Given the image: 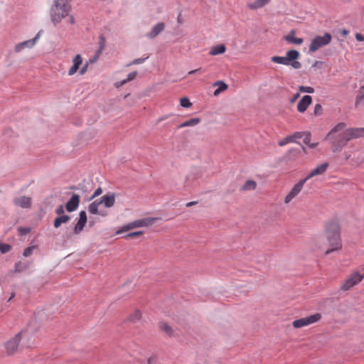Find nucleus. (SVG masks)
<instances>
[{
	"mask_svg": "<svg viewBox=\"0 0 364 364\" xmlns=\"http://www.w3.org/2000/svg\"><path fill=\"white\" fill-rule=\"evenodd\" d=\"M364 136V127L346 128V124L341 122L336 124L327 134L333 152H338L345 147L351 139Z\"/></svg>",
	"mask_w": 364,
	"mask_h": 364,
	"instance_id": "f257e3e1",
	"label": "nucleus"
},
{
	"mask_svg": "<svg viewBox=\"0 0 364 364\" xmlns=\"http://www.w3.org/2000/svg\"><path fill=\"white\" fill-rule=\"evenodd\" d=\"M324 233L328 247L325 252L326 255L342 248L341 228L337 220H333L328 222L325 225Z\"/></svg>",
	"mask_w": 364,
	"mask_h": 364,
	"instance_id": "f03ea898",
	"label": "nucleus"
},
{
	"mask_svg": "<svg viewBox=\"0 0 364 364\" xmlns=\"http://www.w3.org/2000/svg\"><path fill=\"white\" fill-rule=\"evenodd\" d=\"M71 6L69 0H53L50 15L52 22L55 26L60 23L63 19L68 17V22L70 24L75 23V18L70 15Z\"/></svg>",
	"mask_w": 364,
	"mask_h": 364,
	"instance_id": "7ed1b4c3",
	"label": "nucleus"
},
{
	"mask_svg": "<svg viewBox=\"0 0 364 364\" xmlns=\"http://www.w3.org/2000/svg\"><path fill=\"white\" fill-rule=\"evenodd\" d=\"M115 203V196L114 193H109L103 196L100 200H96L89 205L88 210L91 214L106 215V214L99 212L98 208L101 204H104L106 208H112Z\"/></svg>",
	"mask_w": 364,
	"mask_h": 364,
	"instance_id": "20e7f679",
	"label": "nucleus"
},
{
	"mask_svg": "<svg viewBox=\"0 0 364 364\" xmlns=\"http://www.w3.org/2000/svg\"><path fill=\"white\" fill-rule=\"evenodd\" d=\"M158 219V218H145L134 220L132 223L123 225L119 230L117 231L116 234L119 235L124 232H127L134 228L150 226L153 225L156 221H157Z\"/></svg>",
	"mask_w": 364,
	"mask_h": 364,
	"instance_id": "39448f33",
	"label": "nucleus"
},
{
	"mask_svg": "<svg viewBox=\"0 0 364 364\" xmlns=\"http://www.w3.org/2000/svg\"><path fill=\"white\" fill-rule=\"evenodd\" d=\"M332 40V36L329 33H325L323 36H316L311 41L309 50L314 53L320 48L328 46Z\"/></svg>",
	"mask_w": 364,
	"mask_h": 364,
	"instance_id": "423d86ee",
	"label": "nucleus"
},
{
	"mask_svg": "<svg viewBox=\"0 0 364 364\" xmlns=\"http://www.w3.org/2000/svg\"><path fill=\"white\" fill-rule=\"evenodd\" d=\"M364 278V274L358 271L354 272L346 278L341 286L342 291H348L354 286L359 284Z\"/></svg>",
	"mask_w": 364,
	"mask_h": 364,
	"instance_id": "0eeeda50",
	"label": "nucleus"
},
{
	"mask_svg": "<svg viewBox=\"0 0 364 364\" xmlns=\"http://www.w3.org/2000/svg\"><path fill=\"white\" fill-rule=\"evenodd\" d=\"M321 319V314L319 313L296 319L292 322V326L296 328H300L319 321Z\"/></svg>",
	"mask_w": 364,
	"mask_h": 364,
	"instance_id": "6e6552de",
	"label": "nucleus"
},
{
	"mask_svg": "<svg viewBox=\"0 0 364 364\" xmlns=\"http://www.w3.org/2000/svg\"><path fill=\"white\" fill-rule=\"evenodd\" d=\"M25 333L26 332L22 331L5 343V348L8 354H13L16 352L21 338L23 337Z\"/></svg>",
	"mask_w": 364,
	"mask_h": 364,
	"instance_id": "1a4fd4ad",
	"label": "nucleus"
},
{
	"mask_svg": "<svg viewBox=\"0 0 364 364\" xmlns=\"http://www.w3.org/2000/svg\"><path fill=\"white\" fill-rule=\"evenodd\" d=\"M306 180L302 179L296 183L284 198V203L289 204L301 191Z\"/></svg>",
	"mask_w": 364,
	"mask_h": 364,
	"instance_id": "9d476101",
	"label": "nucleus"
},
{
	"mask_svg": "<svg viewBox=\"0 0 364 364\" xmlns=\"http://www.w3.org/2000/svg\"><path fill=\"white\" fill-rule=\"evenodd\" d=\"M300 54L296 50H290L286 53V58L288 62V65H291L295 69H299L301 67L300 62L296 61L299 58Z\"/></svg>",
	"mask_w": 364,
	"mask_h": 364,
	"instance_id": "9b49d317",
	"label": "nucleus"
},
{
	"mask_svg": "<svg viewBox=\"0 0 364 364\" xmlns=\"http://www.w3.org/2000/svg\"><path fill=\"white\" fill-rule=\"evenodd\" d=\"M14 204L22 208H30L32 204V198L25 196L16 197L14 199Z\"/></svg>",
	"mask_w": 364,
	"mask_h": 364,
	"instance_id": "f8f14e48",
	"label": "nucleus"
},
{
	"mask_svg": "<svg viewBox=\"0 0 364 364\" xmlns=\"http://www.w3.org/2000/svg\"><path fill=\"white\" fill-rule=\"evenodd\" d=\"M328 163L325 162L323 163L318 166H316L315 168L311 171V172L309 173V175L304 178L306 181L311 178L312 177H314L316 176H319L323 174L327 168H328Z\"/></svg>",
	"mask_w": 364,
	"mask_h": 364,
	"instance_id": "ddd939ff",
	"label": "nucleus"
},
{
	"mask_svg": "<svg viewBox=\"0 0 364 364\" xmlns=\"http://www.w3.org/2000/svg\"><path fill=\"white\" fill-rule=\"evenodd\" d=\"M87 223V214L85 211H80L79 214V220L74 228V233L79 234L84 228Z\"/></svg>",
	"mask_w": 364,
	"mask_h": 364,
	"instance_id": "4468645a",
	"label": "nucleus"
},
{
	"mask_svg": "<svg viewBox=\"0 0 364 364\" xmlns=\"http://www.w3.org/2000/svg\"><path fill=\"white\" fill-rule=\"evenodd\" d=\"M82 64V58L80 54H77L73 59V65L68 70V75L70 76L75 74L80 70V65Z\"/></svg>",
	"mask_w": 364,
	"mask_h": 364,
	"instance_id": "2eb2a0df",
	"label": "nucleus"
},
{
	"mask_svg": "<svg viewBox=\"0 0 364 364\" xmlns=\"http://www.w3.org/2000/svg\"><path fill=\"white\" fill-rule=\"evenodd\" d=\"M80 203V196L77 194H74L71 198L67 202L65 205L66 210L68 212H73L75 210Z\"/></svg>",
	"mask_w": 364,
	"mask_h": 364,
	"instance_id": "dca6fc26",
	"label": "nucleus"
},
{
	"mask_svg": "<svg viewBox=\"0 0 364 364\" xmlns=\"http://www.w3.org/2000/svg\"><path fill=\"white\" fill-rule=\"evenodd\" d=\"M312 98L310 95H304L297 105V110L299 112H304L311 105Z\"/></svg>",
	"mask_w": 364,
	"mask_h": 364,
	"instance_id": "f3484780",
	"label": "nucleus"
},
{
	"mask_svg": "<svg viewBox=\"0 0 364 364\" xmlns=\"http://www.w3.org/2000/svg\"><path fill=\"white\" fill-rule=\"evenodd\" d=\"M165 28V24L162 22L157 23L151 29V31L146 33V36L150 38H154Z\"/></svg>",
	"mask_w": 364,
	"mask_h": 364,
	"instance_id": "a211bd4d",
	"label": "nucleus"
},
{
	"mask_svg": "<svg viewBox=\"0 0 364 364\" xmlns=\"http://www.w3.org/2000/svg\"><path fill=\"white\" fill-rule=\"evenodd\" d=\"M271 0H254L253 1L247 4V7L251 10H257L264 7Z\"/></svg>",
	"mask_w": 364,
	"mask_h": 364,
	"instance_id": "6ab92c4d",
	"label": "nucleus"
},
{
	"mask_svg": "<svg viewBox=\"0 0 364 364\" xmlns=\"http://www.w3.org/2000/svg\"><path fill=\"white\" fill-rule=\"evenodd\" d=\"M284 39L290 43H294V44H296V45H301L304 42V39L301 38H296L295 36V31H291L289 35L287 36H284Z\"/></svg>",
	"mask_w": 364,
	"mask_h": 364,
	"instance_id": "aec40b11",
	"label": "nucleus"
},
{
	"mask_svg": "<svg viewBox=\"0 0 364 364\" xmlns=\"http://www.w3.org/2000/svg\"><path fill=\"white\" fill-rule=\"evenodd\" d=\"M226 51V47L224 44H219L211 47L209 55L214 56L224 53Z\"/></svg>",
	"mask_w": 364,
	"mask_h": 364,
	"instance_id": "412c9836",
	"label": "nucleus"
},
{
	"mask_svg": "<svg viewBox=\"0 0 364 364\" xmlns=\"http://www.w3.org/2000/svg\"><path fill=\"white\" fill-rule=\"evenodd\" d=\"M364 106V87H360L355 100V107H360Z\"/></svg>",
	"mask_w": 364,
	"mask_h": 364,
	"instance_id": "4be33fe9",
	"label": "nucleus"
},
{
	"mask_svg": "<svg viewBox=\"0 0 364 364\" xmlns=\"http://www.w3.org/2000/svg\"><path fill=\"white\" fill-rule=\"evenodd\" d=\"M70 219V216L67 215H60L55 219L53 225L55 228H58L63 223H68Z\"/></svg>",
	"mask_w": 364,
	"mask_h": 364,
	"instance_id": "5701e85b",
	"label": "nucleus"
},
{
	"mask_svg": "<svg viewBox=\"0 0 364 364\" xmlns=\"http://www.w3.org/2000/svg\"><path fill=\"white\" fill-rule=\"evenodd\" d=\"M41 33H42V31H40L33 38L22 42L24 46V48H31L35 46V44L36 43V42L38 41V40L39 39V38L41 35Z\"/></svg>",
	"mask_w": 364,
	"mask_h": 364,
	"instance_id": "b1692460",
	"label": "nucleus"
},
{
	"mask_svg": "<svg viewBox=\"0 0 364 364\" xmlns=\"http://www.w3.org/2000/svg\"><path fill=\"white\" fill-rule=\"evenodd\" d=\"M141 316L142 314L141 311H139V309H136L132 314H129L127 319L132 323H136L141 318Z\"/></svg>",
	"mask_w": 364,
	"mask_h": 364,
	"instance_id": "393cba45",
	"label": "nucleus"
},
{
	"mask_svg": "<svg viewBox=\"0 0 364 364\" xmlns=\"http://www.w3.org/2000/svg\"><path fill=\"white\" fill-rule=\"evenodd\" d=\"M159 326L161 331L165 333L167 336H171L173 335V329L167 323L161 321Z\"/></svg>",
	"mask_w": 364,
	"mask_h": 364,
	"instance_id": "a878e982",
	"label": "nucleus"
},
{
	"mask_svg": "<svg viewBox=\"0 0 364 364\" xmlns=\"http://www.w3.org/2000/svg\"><path fill=\"white\" fill-rule=\"evenodd\" d=\"M200 118H193V119L187 120V121L184 122L183 123L181 124L178 128L181 129V128L186 127H194V126L200 123Z\"/></svg>",
	"mask_w": 364,
	"mask_h": 364,
	"instance_id": "bb28decb",
	"label": "nucleus"
},
{
	"mask_svg": "<svg viewBox=\"0 0 364 364\" xmlns=\"http://www.w3.org/2000/svg\"><path fill=\"white\" fill-rule=\"evenodd\" d=\"M214 86H217L218 88L214 91V95L218 96L220 92L228 89V85L223 81L216 82Z\"/></svg>",
	"mask_w": 364,
	"mask_h": 364,
	"instance_id": "cd10ccee",
	"label": "nucleus"
},
{
	"mask_svg": "<svg viewBox=\"0 0 364 364\" xmlns=\"http://www.w3.org/2000/svg\"><path fill=\"white\" fill-rule=\"evenodd\" d=\"M257 187V183L255 181L248 180L247 181L241 188L242 191H252Z\"/></svg>",
	"mask_w": 364,
	"mask_h": 364,
	"instance_id": "c85d7f7f",
	"label": "nucleus"
},
{
	"mask_svg": "<svg viewBox=\"0 0 364 364\" xmlns=\"http://www.w3.org/2000/svg\"><path fill=\"white\" fill-rule=\"evenodd\" d=\"M272 62L274 63L282 64L284 65H288V62L286 58V56L281 57V56H273L271 58Z\"/></svg>",
	"mask_w": 364,
	"mask_h": 364,
	"instance_id": "c756f323",
	"label": "nucleus"
},
{
	"mask_svg": "<svg viewBox=\"0 0 364 364\" xmlns=\"http://www.w3.org/2000/svg\"><path fill=\"white\" fill-rule=\"evenodd\" d=\"M293 142H294V139H292L291 135H289V136H287L286 137H284V139H282V140L279 141L278 145L279 146H284L287 144L293 143Z\"/></svg>",
	"mask_w": 364,
	"mask_h": 364,
	"instance_id": "7c9ffc66",
	"label": "nucleus"
},
{
	"mask_svg": "<svg viewBox=\"0 0 364 364\" xmlns=\"http://www.w3.org/2000/svg\"><path fill=\"white\" fill-rule=\"evenodd\" d=\"M180 105L184 108H189L192 106V103L188 97H182L180 100Z\"/></svg>",
	"mask_w": 364,
	"mask_h": 364,
	"instance_id": "2f4dec72",
	"label": "nucleus"
},
{
	"mask_svg": "<svg viewBox=\"0 0 364 364\" xmlns=\"http://www.w3.org/2000/svg\"><path fill=\"white\" fill-rule=\"evenodd\" d=\"M363 161H364V160H363V156H359L355 159L352 160L351 164L353 166H358L361 165L363 163Z\"/></svg>",
	"mask_w": 364,
	"mask_h": 364,
	"instance_id": "473e14b6",
	"label": "nucleus"
},
{
	"mask_svg": "<svg viewBox=\"0 0 364 364\" xmlns=\"http://www.w3.org/2000/svg\"><path fill=\"white\" fill-rule=\"evenodd\" d=\"M299 90L301 92L313 93L314 89L312 87L300 86Z\"/></svg>",
	"mask_w": 364,
	"mask_h": 364,
	"instance_id": "72a5a7b5",
	"label": "nucleus"
},
{
	"mask_svg": "<svg viewBox=\"0 0 364 364\" xmlns=\"http://www.w3.org/2000/svg\"><path fill=\"white\" fill-rule=\"evenodd\" d=\"M143 233L144 232L142 231L133 232H130V233L127 234L125 237L127 239H130V238H133L135 237L141 236V235H143Z\"/></svg>",
	"mask_w": 364,
	"mask_h": 364,
	"instance_id": "f704fd0d",
	"label": "nucleus"
},
{
	"mask_svg": "<svg viewBox=\"0 0 364 364\" xmlns=\"http://www.w3.org/2000/svg\"><path fill=\"white\" fill-rule=\"evenodd\" d=\"M10 250H11V246L9 245L0 243V251L2 253H6V252H9Z\"/></svg>",
	"mask_w": 364,
	"mask_h": 364,
	"instance_id": "c9c22d12",
	"label": "nucleus"
},
{
	"mask_svg": "<svg viewBox=\"0 0 364 364\" xmlns=\"http://www.w3.org/2000/svg\"><path fill=\"white\" fill-rule=\"evenodd\" d=\"M34 248H35L34 246H31V247L26 248L25 250L23 251V255L24 257L30 256L32 254Z\"/></svg>",
	"mask_w": 364,
	"mask_h": 364,
	"instance_id": "e433bc0d",
	"label": "nucleus"
},
{
	"mask_svg": "<svg viewBox=\"0 0 364 364\" xmlns=\"http://www.w3.org/2000/svg\"><path fill=\"white\" fill-rule=\"evenodd\" d=\"M26 269V266L22 264L21 262L16 263L15 265V271L20 272Z\"/></svg>",
	"mask_w": 364,
	"mask_h": 364,
	"instance_id": "4c0bfd02",
	"label": "nucleus"
},
{
	"mask_svg": "<svg viewBox=\"0 0 364 364\" xmlns=\"http://www.w3.org/2000/svg\"><path fill=\"white\" fill-rule=\"evenodd\" d=\"M314 114L318 116L322 112V107L320 104H316L314 107Z\"/></svg>",
	"mask_w": 364,
	"mask_h": 364,
	"instance_id": "58836bf2",
	"label": "nucleus"
},
{
	"mask_svg": "<svg viewBox=\"0 0 364 364\" xmlns=\"http://www.w3.org/2000/svg\"><path fill=\"white\" fill-rule=\"evenodd\" d=\"M102 193V188H101V187H99V188H97L95 191V192H94V193L92 194V196H91V198H90V199L92 200V199H93V198H96V197L99 196H100V195H101Z\"/></svg>",
	"mask_w": 364,
	"mask_h": 364,
	"instance_id": "ea45409f",
	"label": "nucleus"
},
{
	"mask_svg": "<svg viewBox=\"0 0 364 364\" xmlns=\"http://www.w3.org/2000/svg\"><path fill=\"white\" fill-rule=\"evenodd\" d=\"M303 134L304 133L298 132L291 134V136L295 142L296 139H301L303 136Z\"/></svg>",
	"mask_w": 364,
	"mask_h": 364,
	"instance_id": "a19ab883",
	"label": "nucleus"
},
{
	"mask_svg": "<svg viewBox=\"0 0 364 364\" xmlns=\"http://www.w3.org/2000/svg\"><path fill=\"white\" fill-rule=\"evenodd\" d=\"M25 48H24V46L23 44V43H19L18 44L16 45L15 48H14V50L16 53H19L21 52L22 50H23Z\"/></svg>",
	"mask_w": 364,
	"mask_h": 364,
	"instance_id": "79ce46f5",
	"label": "nucleus"
},
{
	"mask_svg": "<svg viewBox=\"0 0 364 364\" xmlns=\"http://www.w3.org/2000/svg\"><path fill=\"white\" fill-rule=\"evenodd\" d=\"M88 66H89V63L87 62L80 69V75H84L86 73V72L87 71V69H88Z\"/></svg>",
	"mask_w": 364,
	"mask_h": 364,
	"instance_id": "37998d69",
	"label": "nucleus"
},
{
	"mask_svg": "<svg viewBox=\"0 0 364 364\" xmlns=\"http://www.w3.org/2000/svg\"><path fill=\"white\" fill-rule=\"evenodd\" d=\"M136 75H137V73L136 71L132 72L128 75L127 78L125 80H127V82L129 81H132L136 77Z\"/></svg>",
	"mask_w": 364,
	"mask_h": 364,
	"instance_id": "c03bdc74",
	"label": "nucleus"
},
{
	"mask_svg": "<svg viewBox=\"0 0 364 364\" xmlns=\"http://www.w3.org/2000/svg\"><path fill=\"white\" fill-rule=\"evenodd\" d=\"M55 213L60 216L63 215L64 213V207L62 205L58 206L55 210Z\"/></svg>",
	"mask_w": 364,
	"mask_h": 364,
	"instance_id": "a18cd8bd",
	"label": "nucleus"
},
{
	"mask_svg": "<svg viewBox=\"0 0 364 364\" xmlns=\"http://www.w3.org/2000/svg\"><path fill=\"white\" fill-rule=\"evenodd\" d=\"M126 83H127V80H126L125 79L122 80V81H119V82H116L114 83V86L117 87V88H119L122 86H123L124 85H125Z\"/></svg>",
	"mask_w": 364,
	"mask_h": 364,
	"instance_id": "49530a36",
	"label": "nucleus"
},
{
	"mask_svg": "<svg viewBox=\"0 0 364 364\" xmlns=\"http://www.w3.org/2000/svg\"><path fill=\"white\" fill-rule=\"evenodd\" d=\"M355 38L358 41H364V36L360 33H356L355 34Z\"/></svg>",
	"mask_w": 364,
	"mask_h": 364,
	"instance_id": "de8ad7c7",
	"label": "nucleus"
},
{
	"mask_svg": "<svg viewBox=\"0 0 364 364\" xmlns=\"http://www.w3.org/2000/svg\"><path fill=\"white\" fill-rule=\"evenodd\" d=\"M310 141H311L310 134L308 133L306 134V136L304 139V143L309 146L310 144Z\"/></svg>",
	"mask_w": 364,
	"mask_h": 364,
	"instance_id": "09e8293b",
	"label": "nucleus"
},
{
	"mask_svg": "<svg viewBox=\"0 0 364 364\" xmlns=\"http://www.w3.org/2000/svg\"><path fill=\"white\" fill-rule=\"evenodd\" d=\"M144 61V58H137L133 60V62L130 65H136L142 63Z\"/></svg>",
	"mask_w": 364,
	"mask_h": 364,
	"instance_id": "8fccbe9b",
	"label": "nucleus"
},
{
	"mask_svg": "<svg viewBox=\"0 0 364 364\" xmlns=\"http://www.w3.org/2000/svg\"><path fill=\"white\" fill-rule=\"evenodd\" d=\"M299 97V93H296L295 94L293 97L291 99L290 102H294Z\"/></svg>",
	"mask_w": 364,
	"mask_h": 364,
	"instance_id": "3c124183",
	"label": "nucleus"
},
{
	"mask_svg": "<svg viewBox=\"0 0 364 364\" xmlns=\"http://www.w3.org/2000/svg\"><path fill=\"white\" fill-rule=\"evenodd\" d=\"M201 70V68H198V69H196V70H191L188 73V75H193L197 72H199Z\"/></svg>",
	"mask_w": 364,
	"mask_h": 364,
	"instance_id": "603ef678",
	"label": "nucleus"
},
{
	"mask_svg": "<svg viewBox=\"0 0 364 364\" xmlns=\"http://www.w3.org/2000/svg\"><path fill=\"white\" fill-rule=\"evenodd\" d=\"M348 31L346 30V29H343L341 31V33L342 36H346L348 34Z\"/></svg>",
	"mask_w": 364,
	"mask_h": 364,
	"instance_id": "864d4df0",
	"label": "nucleus"
},
{
	"mask_svg": "<svg viewBox=\"0 0 364 364\" xmlns=\"http://www.w3.org/2000/svg\"><path fill=\"white\" fill-rule=\"evenodd\" d=\"M196 204H197V202H196V201H191V202L188 203L186 204V206H187V207H191V206L194 205H196Z\"/></svg>",
	"mask_w": 364,
	"mask_h": 364,
	"instance_id": "5fc2aeb1",
	"label": "nucleus"
},
{
	"mask_svg": "<svg viewBox=\"0 0 364 364\" xmlns=\"http://www.w3.org/2000/svg\"><path fill=\"white\" fill-rule=\"evenodd\" d=\"M344 155H345V159L346 161L350 159V154L345 152Z\"/></svg>",
	"mask_w": 364,
	"mask_h": 364,
	"instance_id": "6e6d98bb",
	"label": "nucleus"
},
{
	"mask_svg": "<svg viewBox=\"0 0 364 364\" xmlns=\"http://www.w3.org/2000/svg\"><path fill=\"white\" fill-rule=\"evenodd\" d=\"M318 143H312L309 145V147L311 148H315L316 146H317Z\"/></svg>",
	"mask_w": 364,
	"mask_h": 364,
	"instance_id": "4d7b16f0",
	"label": "nucleus"
},
{
	"mask_svg": "<svg viewBox=\"0 0 364 364\" xmlns=\"http://www.w3.org/2000/svg\"><path fill=\"white\" fill-rule=\"evenodd\" d=\"M168 117V115H167V116H164V117H161L160 119H159V120H158V121H159V122H161V121L165 120V119H166Z\"/></svg>",
	"mask_w": 364,
	"mask_h": 364,
	"instance_id": "13d9d810",
	"label": "nucleus"
},
{
	"mask_svg": "<svg viewBox=\"0 0 364 364\" xmlns=\"http://www.w3.org/2000/svg\"><path fill=\"white\" fill-rule=\"evenodd\" d=\"M177 21H178V23H182V19L181 18L180 15L178 16Z\"/></svg>",
	"mask_w": 364,
	"mask_h": 364,
	"instance_id": "bf43d9fd",
	"label": "nucleus"
},
{
	"mask_svg": "<svg viewBox=\"0 0 364 364\" xmlns=\"http://www.w3.org/2000/svg\"><path fill=\"white\" fill-rule=\"evenodd\" d=\"M149 363H151V358L148 360Z\"/></svg>",
	"mask_w": 364,
	"mask_h": 364,
	"instance_id": "052dcab7",
	"label": "nucleus"
}]
</instances>
